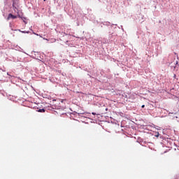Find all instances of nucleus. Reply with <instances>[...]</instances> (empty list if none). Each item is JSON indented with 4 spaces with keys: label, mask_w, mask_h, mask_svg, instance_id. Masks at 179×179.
<instances>
[{
    "label": "nucleus",
    "mask_w": 179,
    "mask_h": 179,
    "mask_svg": "<svg viewBox=\"0 0 179 179\" xmlns=\"http://www.w3.org/2000/svg\"><path fill=\"white\" fill-rule=\"evenodd\" d=\"M10 19H17V15H13L12 13L8 14L7 20H10Z\"/></svg>",
    "instance_id": "1"
},
{
    "label": "nucleus",
    "mask_w": 179,
    "mask_h": 179,
    "mask_svg": "<svg viewBox=\"0 0 179 179\" xmlns=\"http://www.w3.org/2000/svg\"><path fill=\"white\" fill-rule=\"evenodd\" d=\"M17 16H18V17H20V19H22V20H23V22H24V23H25V24H27V22L25 21L26 17H22V16H20V15H18Z\"/></svg>",
    "instance_id": "2"
},
{
    "label": "nucleus",
    "mask_w": 179,
    "mask_h": 179,
    "mask_svg": "<svg viewBox=\"0 0 179 179\" xmlns=\"http://www.w3.org/2000/svg\"><path fill=\"white\" fill-rule=\"evenodd\" d=\"M38 111V113H45V109H44V108L39 109Z\"/></svg>",
    "instance_id": "3"
},
{
    "label": "nucleus",
    "mask_w": 179,
    "mask_h": 179,
    "mask_svg": "<svg viewBox=\"0 0 179 179\" xmlns=\"http://www.w3.org/2000/svg\"><path fill=\"white\" fill-rule=\"evenodd\" d=\"M13 8L14 10H15V9H17L16 7L15 6V3L13 4Z\"/></svg>",
    "instance_id": "4"
},
{
    "label": "nucleus",
    "mask_w": 179,
    "mask_h": 179,
    "mask_svg": "<svg viewBox=\"0 0 179 179\" xmlns=\"http://www.w3.org/2000/svg\"><path fill=\"white\" fill-rule=\"evenodd\" d=\"M141 108H145V105H142Z\"/></svg>",
    "instance_id": "5"
},
{
    "label": "nucleus",
    "mask_w": 179,
    "mask_h": 179,
    "mask_svg": "<svg viewBox=\"0 0 179 179\" xmlns=\"http://www.w3.org/2000/svg\"><path fill=\"white\" fill-rule=\"evenodd\" d=\"M92 114H93V115H96V113H92Z\"/></svg>",
    "instance_id": "6"
},
{
    "label": "nucleus",
    "mask_w": 179,
    "mask_h": 179,
    "mask_svg": "<svg viewBox=\"0 0 179 179\" xmlns=\"http://www.w3.org/2000/svg\"><path fill=\"white\" fill-rule=\"evenodd\" d=\"M176 64H178V62H176Z\"/></svg>",
    "instance_id": "7"
}]
</instances>
